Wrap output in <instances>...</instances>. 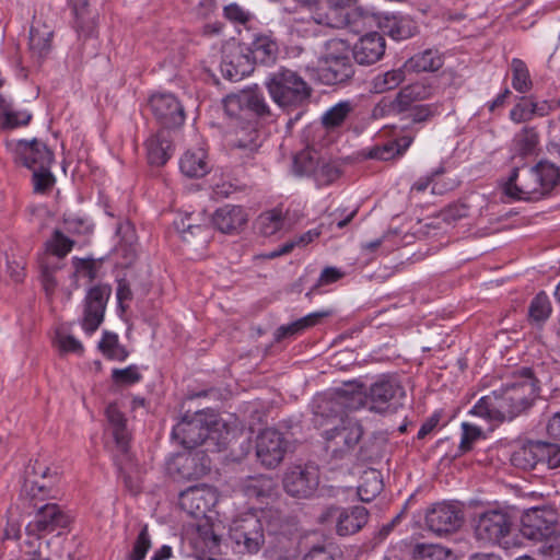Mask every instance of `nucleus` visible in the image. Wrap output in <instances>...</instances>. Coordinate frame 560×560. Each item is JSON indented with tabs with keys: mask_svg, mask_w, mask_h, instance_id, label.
<instances>
[{
	"mask_svg": "<svg viewBox=\"0 0 560 560\" xmlns=\"http://www.w3.org/2000/svg\"><path fill=\"white\" fill-rule=\"evenodd\" d=\"M58 481V472H55L52 480H33L28 490L30 495L33 499H45L54 497L51 493L54 487Z\"/></svg>",
	"mask_w": 560,
	"mask_h": 560,
	"instance_id": "nucleus-58",
	"label": "nucleus"
},
{
	"mask_svg": "<svg viewBox=\"0 0 560 560\" xmlns=\"http://www.w3.org/2000/svg\"><path fill=\"white\" fill-rule=\"evenodd\" d=\"M556 526V514L552 510L532 509L521 518V534L524 538L540 544Z\"/></svg>",
	"mask_w": 560,
	"mask_h": 560,
	"instance_id": "nucleus-17",
	"label": "nucleus"
},
{
	"mask_svg": "<svg viewBox=\"0 0 560 560\" xmlns=\"http://www.w3.org/2000/svg\"><path fill=\"white\" fill-rule=\"evenodd\" d=\"M538 178L535 166L530 168L515 167L504 185V191L508 196L515 199H539L542 197V192Z\"/></svg>",
	"mask_w": 560,
	"mask_h": 560,
	"instance_id": "nucleus-14",
	"label": "nucleus"
},
{
	"mask_svg": "<svg viewBox=\"0 0 560 560\" xmlns=\"http://www.w3.org/2000/svg\"><path fill=\"white\" fill-rule=\"evenodd\" d=\"M301 560H342V557L324 546H314Z\"/></svg>",
	"mask_w": 560,
	"mask_h": 560,
	"instance_id": "nucleus-64",
	"label": "nucleus"
},
{
	"mask_svg": "<svg viewBox=\"0 0 560 560\" xmlns=\"http://www.w3.org/2000/svg\"><path fill=\"white\" fill-rule=\"evenodd\" d=\"M74 242L61 231L55 230L51 238L47 242L48 249L56 256L65 257L73 247Z\"/></svg>",
	"mask_w": 560,
	"mask_h": 560,
	"instance_id": "nucleus-54",
	"label": "nucleus"
},
{
	"mask_svg": "<svg viewBox=\"0 0 560 560\" xmlns=\"http://www.w3.org/2000/svg\"><path fill=\"white\" fill-rule=\"evenodd\" d=\"M338 176L339 171L336 166L319 161L314 178L318 185H326L334 182Z\"/></svg>",
	"mask_w": 560,
	"mask_h": 560,
	"instance_id": "nucleus-62",
	"label": "nucleus"
},
{
	"mask_svg": "<svg viewBox=\"0 0 560 560\" xmlns=\"http://www.w3.org/2000/svg\"><path fill=\"white\" fill-rule=\"evenodd\" d=\"M33 171V184L36 192H46L55 184V177L50 172V166L45 168H32Z\"/></svg>",
	"mask_w": 560,
	"mask_h": 560,
	"instance_id": "nucleus-61",
	"label": "nucleus"
},
{
	"mask_svg": "<svg viewBox=\"0 0 560 560\" xmlns=\"http://www.w3.org/2000/svg\"><path fill=\"white\" fill-rule=\"evenodd\" d=\"M444 63L443 56L438 49H425L410 57L404 63V69L408 72H434L442 68Z\"/></svg>",
	"mask_w": 560,
	"mask_h": 560,
	"instance_id": "nucleus-29",
	"label": "nucleus"
},
{
	"mask_svg": "<svg viewBox=\"0 0 560 560\" xmlns=\"http://www.w3.org/2000/svg\"><path fill=\"white\" fill-rule=\"evenodd\" d=\"M405 397V389L397 381L383 377L371 385L365 398L371 411L393 413L402 406Z\"/></svg>",
	"mask_w": 560,
	"mask_h": 560,
	"instance_id": "nucleus-8",
	"label": "nucleus"
},
{
	"mask_svg": "<svg viewBox=\"0 0 560 560\" xmlns=\"http://www.w3.org/2000/svg\"><path fill=\"white\" fill-rule=\"evenodd\" d=\"M217 501L215 490L207 486L189 487L182 491L179 495L182 509L194 516H205L215 505Z\"/></svg>",
	"mask_w": 560,
	"mask_h": 560,
	"instance_id": "nucleus-20",
	"label": "nucleus"
},
{
	"mask_svg": "<svg viewBox=\"0 0 560 560\" xmlns=\"http://www.w3.org/2000/svg\"><path fill=\"white\" fill-rule=\"evenodd\" d=\"M149 106L152 115L164 129L180 127L185 121L184 107L173 94H154L150 97Z\"/></svg>",
	"mask_w": 560,
	"mask_h": 560,
	"instance_id": "nucleus-16",
	"label": "nucleus"
},
{
	"mask_svg": "<svg viewBox=\"0 0 560 560\" xmlns=\"http://www.w3.org/2000/svg\"><path fill=\"white\" fill-rule=\"evenodd\" d=\"M541 184L542 196L549 194L560 183V168L548 161H540L535 165Z\"/></svg>",
	"mask_w": 560,
	"mask_h": 560,
	"instance_id": "nucleus-41",
	"label": "nucleus"
},
{
	"mask_svg": "<svg viewBox=\"0 0 560 560\" xmlns=\"http://www.w3.org/2000/svg\"><path fill=\"white\" fill-rule=\"evenodd\" d=\"M364 405V398L360 392L348 393L346 389L337 390L330 397H324L316 401L314 413L324 419L343 417L347 410H355Z\"/></svg>",
	"mask_w": 560,
	"mask_h": 560,
	"instance_id": "nucleus-10",
	"label": "nucleus"
},
{
	"mask_svg": "<svg viewBox=\"0 0 560 560\" xmlns=\"http://www.w3.org/2000/svg\"><path fill=\"white\" fill-rule=\"evenodd\" d=\"M385 52V37H359L353 47V58L360 65H372Z\"/></svg>",
	"mask_w": 560,
	"mask_h": 560,
	"instance_id": "nucleus-26",
	"label": "nucleus"
},
{
	"mask_svg": "<svg viewBox=\"0 0 560 560\" xmlns=\"http://www.w3.org/2000/svg\"><path fill=\"white\" fill-rule=\"evenodd\" d=\"M319 485V470L315 465H296L290 467L283 477L285 492L294 498L312 497Z\"/></svg>",
	"mask_w": 560,
	"mask_h": 560,
	"instance_id": "nucleus-9",
	"label": "nucleus"
},
{
	"mask_svg": "<svg viewBox=\"0 0 560 560\" xmlns=\"http://www.w3.org/2000/svg\"><path fill=\"white\" fill-rule=\"evenodd\" d=\"M407 70L404 69V66L398 69H393L389 71H386L384 73L377 74L373 78L371 81V88L374 93H385L387 91L396 89L398 85H400L405 79V72Z\"/></svg>",
	"mask_w": 560,
	"mask_h": 560,
	"instance_id": "nucleus-40",
	"label": "nucleus"
},
{
	"mask_svg": "<svg viewBox=\"0 0 560 560\" xmlns=\"http://www.w3.org/2000/svg\"><path fill=\"white\" fill-rule=\"evenodd\" d=\"M411 137H402L397 140H392L383 145H375L368 154L370 159H376L382 161H388L397 155L402 154L408 147L411 144Z\"/></svg>",
	"mask_w": 560,
	"mask_h": 560,
	"instance_id": "nucleus-36",
	"label": "nucleus"
},
{
	"mask_svg": "<svg viewBox=\"0 0 560 560\" xmlns=\"http://www.w3.org/2000/svg\"><path fill=\"white\" fill-rule=\"evenodd\" d=\"M434 91L435 89L431 82L422 80L401 88L398 93L407 110H409L413 103L431 98Z\"/></svg>",
	"mask_w": 560,
	"mask_h": 560,
	"instance_id": "nucleus-35",
	"label": "nucleus"
},
{
	"mask_svg": "<svg viewBox=\"0 0 560 560\" xmlns=\"http://www.w3.org/2000/svg\"><path fill=\"white\" fill-rule=\"evenodd\" d=\"M513 525L512 515L502 509H489L472 518L474 535L479 542L498 545L504 549L512 546L510 536Z\"/></svg>",
	"mask_w": 560,
	"mask_h": 560,
	"instance_id": "nucleus-5",
	"label": "nucleus"
},
{
	"mask_svg": "<svg viewBox=\"0 0 560 560\" xmlns=\"http://www.w3.org/2000/svg\"><path fill=\"white\" fill-rule=\"evenodd\" d=\"M14 152L16 162L30 170H43L46 166H51L54 162L52 151L46 145V143L37 139H33L32 141H18Z\"/></svg>",
	"mask_w": 560,
	"mask_h": 560,
	"instance_id": "nucleus-19",
	"label": "nucleus"
},
{
	"mask_svg": "<svg viewBox=\"0 0 560 560\" xmlns=\"http://www.w3.org/2000/svg\"><path fill=\"white\" fill-rule=\"evenodd\" d=\"M352 106L351 103L348 101L340 102L329 108L323 116H322V124L327 129H334L336 127H339L343 124L348 115L351 113Z\"/></svg>",
	"mask_w": 560,
	"mask_h": 560,
	"instance_id": "nucleus-45",
	"label": "nucleus"
},
{
	"mask_svg": "<svg viewBox=\"0 0 560 560\" xmlns=\"http://www.w3.org/2000/svg\"><path fill=\"white\" fill-rule=\"evenodd\" d=\"M70 524V517L56 503L40 506L34 522L27 525V532L38 537L63 529Z\"/></svg>",
	"mask_w": 560,
	"mask_h": 560,
	"instance_id": "nucleus-18",
	"label": "nucleus"
},
{
	"mask_svg": "<svg viewBox=\"0 0 560 560\" xmlns=\"http://www.w3.org/2000/svg\"><path fill=\"white\" fill-rule=\"evenodd\" d=\"M377 24L381 35H400L404 33L412 35V31L410 28L411 21L406 18H399L396 15L377 16ZM366 35H380V33L370 32Z\"/></svg>",
	"mask_w": 560,
	"mask_h": 560,
	"instance_id": "nucleus-37",
	"label": "nucleus"
},
{
	"mask_svg": "<svg viewBox=\"0 0 560 560\" xmlns=\"http://www.w3.org/2000/svg\"><path fill=\"white\" fill-rule=\"evenodd\" d=\"M383 486L382 475L377 469L364 470L358 486L359 499L363 502H371L382 492Z\"/></svg>",
	"mask_w": 560,
	"mask_h": 560,
	"instance_id": "nucleus-34",
	"label": "nucleus"
},
{
	"mask_svg": "<svg viewBox=\"0 0 560 560\" xmlns=\"http://www.w3.org/2000/svg\"><path fill=\"white\" fill-rule=\"evenodd\" d=\"M413 560H455L452 551L440 545H419Z\"/></svg>",
	"mask_w": 560,
	"mask_h": 560,
	"instance_id": "nucleus-50",
	"label": "nucleus"
},
{
	"mask_svg": "<svg viewBox=\"0 0 560 560\" xmlns=\"http://www.w3.org/2000/svg\"><path fill=\"white\" fill-rule=\"evenodd\" d=\"M539 383L533 369L523 368L518 378L481 397L470 412L491 422L512 421L534 406Z\"/></svg>",
	"mask_w": 560,
	"mask_h": 560,
	"instance_id": "nucleus-2",
	"label": "nucleus"
},
{
	"mask_svg": "<svg viewBox=\"0 0 560 560\" xmlns=\"http://www.w3.org/2000/svg\"><path fill=\"white\" fill-rule=\"evenodd\" d=\"M335 511L338 512L336 532L339 536L353 535L368 522L369 512L364 506L357 505Z\"/></svg>",
	"mask_w": 560,
	"mask_h": 560,
	"instance_id": "nucleus-23",
	"label": "nucleus"
},
{
	"mask_svg": "<svg viewBox=\"0 0 560 560\" xmlns=\"http://www.w3.org/2000/svg\"><path fill=\"white\" fill-rule=\"evenodd\" d=\"M98 349L108 360L125 361L129 355L126 347L120 345L118 335L107 330L103 332Z\"/></svg>",
	"mask_w": 560,
	"mask_h": 560,
	"instance_id": "nucleus-39",
	"label": "nucleus"
},
{
	"mask_svg": "<svg viewBox=\"0 0 560 560\" xmlns=\"http://www.w3.org/2000/svg\"><path fill=\"white\" fill-rule=\"evenodd\" d=\"M106 417L112 427L117 447L122 454L128 453L129 434L126 429V418L117 405L109 404L106 408Z\"/></svg>",
	"mask_w": 560,
	"mask_h": 560,
	"instance_id": "nucleus-31",
	"label": "nucleus"
},
{
	"mask_svg": "<svg viewBox=\"0 0 560 560\" xmlns=\"http://www.w3.org/2000/svg\"><path fill=\"white\" fill-rule=\"evenodd\" d=\"M265 85L273 102L288 112L307 104L313 92L296 71L284 67L271 73Z\"/></svg>",
	"mask_w": 560,
	"mask_h": 560,
	"instance_id": "nucleus-3",
	"label": "nucleus"
},
{
	"mask_svg": "<svg viewBox=\"0 0 560 560\" xmlns=\"http://www.w3.org/2000/svg\"><path fill=\"white\" fill-rule=\"evenodd\" d=\"M331 315V311H319L311 313L291 324L280 326L275 334L276 340L280 341L284 338L298 335L305 329L313 327L320 323L325 317Z\"/></svg>",
	"mask_w": 560,
	"mask_h": 560,
	"instance_id": "nucleus-32",
	"label": "nucleus"
},
{
	"mask_svg": "<svg viewBox=\"0 0 560 560\" xmlns=\"http://www.w3.org/2000/svg\"><path fill=\"white\" fill-rule=\"evenodd\" d=\"M513 142L515 151L522 156H527L534 153L539 136L534 127H524L515 135Z\"/></svg>",
	"mask_w": 560,
	"mask_h": 560,
	"instance_id": "nucleus-43",
	"label": "nucleus"
},
{
	"mask_svg": "<svg viewBox=\"0 0 560 560\" xmlns=\"http://www.w3.org/2000/svg\"><path fill=\"white\" fill-rule=\"evenodd\" d=\"M218 424L213 412L202 410L185 415L173 428L172 438L185 448H195L211 438L212 429Z\"/></svg>",
	"mask_w": 560,
	"mask_h": 560,
	"instance_id": "nucleus-6",
	"label": "nucleus"
},
{
	"mask_svg": "<svg viewBox=\"0 0 560 560\" xmlns=\"http://www.w3.org/2000/svg\"><path fill=\"white\" fill-rule=\"evenodd\" d=\"M470 212V206L464 201H457L448 205L444 209H442L438 218H440L443 222L447 224H453L459 221L460 219L467 218Z\"/></svg>",
	"mask_w": 560,
	"mask_h": 560,
	"instance_id": "nucleus-51",
	"label": "nucleus"
},
{
	"mask_svg": "<svg viewBox=\"0 0 560 560\" xmlns=\"http://www.w3.org/2000/svg\"><path fill=\"white\" fill-rule=\"evenodd\" d=\"M280 47L272 37H254L253 42L246 47L244 56L252 59L255 63L273 65L279 55Z\"/></svg>",
	"mask_w": 560,
	"mask_h": 560,
	"instance_id": "nucleus-22",
	"label": "nucleus"
},
{
	"mask_svg": "<svg viewBox=\"0 0 560 560\" xmlns=\"http://www.w3.org/2000/svg\"><path fill=\"white\" fill-rule=\"evenodd\" d=\"M110 293L112 288L107 284H97L88 291L81 322V326L86 334L92 335L103 323Z\"/></svg>",
	"mask_w": 560,
	"mask_h": 560,
	"instance_id": "nucleus-11",
	"label": "nucleus"
},
{
	"mask_svg": "<svg viewBox=\"0 0 560 560\" xmlns=\"http://www.w3.org/2000/svg\"><path fill=\"white\" fill-rule=\"evenodd\" d=\"M117 233L120 240L114 252L117 257L122 259L121 265L128 267L137 258V235L133 226L129 223L119 225Z\"/></svg>",
	"mask_w": 560,
	"mask_h": 560,
	"instance_id": "nucleus-28",
	"label": "nucleus"
},
{
	"mask_svg": "<svg viewBox=\"0 0 560 560\" xmlns=\"http://www.w3.org/2000/svg\"><path fill=\"white\" fill-rule=\"evenodd\" d=\"M230 537L236 545H243L248 552H257L264 544L260 520L250 513L240 516L230 527Z\"/></svg>",
	"mask_w": 560,
	"mask_h": 560,
	"instance_id": "nucleus-13",
	"label": "nucleus"
},
{
	"mask_svg": "<svg viewBox=\"0 0 560 560\" xmlns=\"http://www.w3.org/2000/svg\"><path fill=\"white\" fill-rule=\"evenodd\" d=\"M246 222L247 217L241 206H223L212 215L213 225L222 233L228 234L237 232Z\"/></svg>",
	"mask_w": 560,
	"mask_h": 560,
	"instance_id": "nucleus-24",
	"label": "nucleus"
},
{
	"mask_svg": "<svg viewBox=\"0 0 560 560\" xmlns=\"http://www.w3.org/2000/svg\"><path fill=\"white\" fill-rule=\"evenodd\" d=\"M180 171L187 177H202L209 172L207 153L203 149L188 150L180 159Z\"/></svg>",
	"mask_w": 560,
	"mask_h": 560,
	"instance_id": "nucleus-30",
	"label": "nucleus"
},
{
	"mask_svg": "<svg viewBox=\"0 0 560 560\" xmlns=\"http://www.w3.org/2000/svg\"><path fill=\"white\" fill-rule=\"evenodd\" d=\"M150 547L151 539L149 536L148 525H143L135 541L132 551L129 555V560H143Z\"/></svg>",
	"mask_w": 560,
	"mask_h": 560,
	"instance_id": "nucleus-59",
	"label": "nucleus"
},
{
	"mask_svg": "<svg viewBox=\"0 0 560 560\" xmlns=\"http://www.w3.org/2000/svg\"><path fill=\"white\" fill-rule=\"evenodd\" d=\"M142 378L139 368L131 364L125 369H114L112 371V380L117 385H132Z\"/></svg>",
	"mask_w": 560,
	"mask_h": 560,
	"instance_id": "nucleus-55",
	"label": "nucleus"
},
{
	"mask_svg": "<svg viewBox=\"0 0 560 560\" xmlns=\"http://www.w3.org/2000/svg\"><path fill=\"white\" fill-rule=\"evenodd\" d=\"M319 155L315 150L305 149L293 158L292 170L296 176H313L318 168Z\"/></svg>",
	"mask_w": 560,
	"mask_h": 560,
	"instance_id": "nucleus-38",
	"label": "nucleus"
},
{
	"mask_svg": "<svg viewBox=\"0 0 560 560\" xmlns=\"http://www.w3.org/2000/svg\"><path fill=\"white\" fill-rule=\"evenodd\" d=\"M551 314V304L548 295L541 291L530 302L528 307L529 319L536 324L544 323Z\"/></svg>",
	"mask_w": 560,
	"mask_h": 560,
	"instance_id": "nucleus-46",
	"label": "nucleus"
},
{
	"mask_svg": "<svg viewBox=\"0 0 560 560\" xmlns=\"http://www.w3.org/2000/svg\"><path fill=\"white\" fill-rule=\"evenodd\" d=\"M73 266L75 273L81 277L88 278L90 282L96 279L101 260L93 258H73Z\"/></svg>",
	"mask_w": 560,
	"mask_h": 560,
	"instance_id": "nucleus-57",
	"label": "nucleus"
},
{
	"mask_svg": "<svg viewBox=\"0 0 560 560\" xmlns=\"http://www.w3.org/2000/svg\"><path fill=\"white\" fill-rule=\"evenodd\" d=\"M63 223L66 230L73 234H89L92 231L89 220L74 213L65 214Z\"/></svg>",
	"mask_w": 560,
	"mask_h": 560,
	"instance_id": "nucleus-60",
	"label": "nucleus"
},
{
	"mask_svg": "<svg viewBox=\"0 0 560 560\" xmlns=\"http://www.w3.org/2000/svg\"><path fill=\"white\" fill-rule=\"evenodd\" d=\"M407 113V108L400 98L399 93L394 97H383L373 108L372 115L374 118H384L388 116H397Z\"/></svg>",
	"mask_w": 560,
	"mask_h": 560,
	"instance_id": "nucleus-42",
	"label": "nucleus"
},
{
	"mask_svg": "<svg viewBox=\"0 0 560 560\" xmlns=\"http://www.w3.org/2000/svg\"><path fill=\"white\" fill-rule=\"evenodd\" d=\"M326 52L319 58L318 80L326 85H336L349 81L354 68L348 55L349 44L341 37L326 42Z\"/></svg>",
	"mask_w": 560,
	"mask_h": 560,
	"instance_id": "nucleus-4",
	"label": "nucleus"
},
{
	"mask_svg": "<svg viewBox=\"0 0 560 560\" xmlns=\"http://www.w3.org/2000/svg\"><path fill=\"white\" fill-rule=\"evenodd\" d=\"M224 15L232 23L243 25L247 32L256 28L257 20L255 16L236 3L226 5L224 8Z\"/></svg>",
	"mask_w": 560,
	"mask_h": 560,
	"instance_id": "nucleus-47",
	"label": "nucleus"
},
{
	"mask_svg": "<svg viewBox=\"0 0 560 560\" xmlns=\"http://www.w3.org/2000/svg\"><path fill=\"white\" fill-rule=\"evenodd\" d=\"M538 113V104L533 101H525L516 104L510 112V118L516 124L528 121Z\"/></svg>",
	"mask_w": 560,
	"mask_h": 560,
	"instance_id": "nucleus-56",
	"label": "nucleus"
},
{
	"mask_svg": "<svg viewBox=\"0 0 560 560\" xmlns=\"http://www.w3.org/2000/svg\"><path fill=\"white\" fill-rule=\"evenodd\" d=\"M537 552L548 558L560 557V529L557 528V525L539 544Z\"/></svg>",
	"mask_w": 560,
	"mask_h": 560,
	"instance_id": "nucleus-53",
	"label": "nucleus"
},
{
	"mask_svg": "<svg viewBox=\"0 0 560 560\" xmlns=\"http://www.w3.org/2000/svg\"><path fill=\"white\" fill-rule=\"evenodd\" d=\"M275 489V480L266 475L249 476L241 483L242 492L249 499H261L270 497Z\"/></svg>",
	"mask_w": 560,
	"mask_h": 560,
	"instance_id": "nucleus-33",
	"label": "nucleus"
},
{
	"mask_svg": "<svg viewBox=\"0 0 560 560\" xmlns=\"http://www.w3.org/2000/svg\"><path fill=\"white\" fill-rule=\"evenodd\" d=\"M288 442L282 433L273 428L262 430L256 440V456L267 468H276L283 460Z\"/></svg>",
	"mask_w": 560,
	"mask_h": 560,
	"instance_id": "nucleus-12",
	"label": "nucleus"
},
{
	"mask_svg": "<svg viewBox=\"0 0 560 560\" xmlns=\"http://www.w3.org/2000/svg\"><path fill=\"white\" fill-rule=\"evenodd\" d=\"M145 145L148 161L151 165L162 166L172 155V141L168 138V133L164 130L159 131L148 139Z\"/></svg>",
	"mask_w": 560,
	"mask_h": 560,
	"instance_id": "nucleus-27",
	"label": "nucleus"
},
{
	"mask_svg": "<svg viewBox=\"0 0 560 560\" xmlns=\"http://www.w3.org/2000/svg\"><path fill=\"white\" fill-rule=\"evenodd\" d=\"M77 32L92 34L96 31V13L88 8V2L83 1L81 7H74Z\"/></svg>",
	"mask_w": 560,
	"mask_h": 560,
	"instance_id": "nucleus-49",
	"label": "nucleus"
},
{
	"mask_svg": "<svg viewBox=\"0 0 560 560\" xmlns=\"http://www.w3.org/2000/svg\"><path fill=\"white\" fill-rule=\"evenodd\" d=\"M512 69V86L520 93H526L532 89V80L529 71L525 62L518 58H514L511 62Z\"/></svg>",
	"mask_w": 560,
	"mask_h": 560,
	"instance_id": "nucleus-48",
	"label": "nucleus"
},
{
	"mask_svg": "<svg viewBox=\"0 0 560 560\" xmlns=\"http://www.w3.org/2000/svg\"><path fill=\"white\" fill-rule=\"evenodd\" d=\"M173 467L182 479H199L210 471L211 459L206 452L195 451L177 455L174 458Z\"/></svg>",
	"mask_w": 560,
	"mask_h": 560,
	"instance_id": "nucleus-21",
	"label": "nucleus"
},
{
	"mask_svg": "<svg viewBox=\"0 0 560 560\" xmlns=\"http://www.w3.org/2000/svg\"><path fill=\"white\" fill-rule=\"evenodd\" d=\"M440 104H421V105H411L410 109L407 110L408 118L413 124H421L431 120L434 116L440 113Z\"/></svg>",
	"mask_w": 560,
	"mask_h": 560,
	"instance_id": "nucleus-52",
	"label": "nucleus"
},
{
	"mask_svg": "<svg viewBox=\"0 0 560 560\" xmlns=\"http://www.w3.org/2000/svg\"><path fill=\"white\" fill-rule=\"evenodd\" d=\"M363 435V428L352 418L341 419V422L324 432L325 451L334 459H343L351 455Z\"/></svg>",
	"mask_w": 560,
	"mask_h": 560,
	"instance_id": "nucleus-7",
	"label": "nucleus"
},
{
	"mask_svg": "<svg viewBox=\"0 0 560 560\" xmlns=\"http://www.w3.org/2000/svg\"><path fill=\"white\" fill-rule=\"evenodd\" d=\"M283 215L281 210L272 209L261 213L257 219V229L264 236H271L281 230L283 225Z\"/></svg>",
	"mask_w": 560,
	"mask_h": 560,
	"instance_id": "nucleus-44",
	"label": "nucleus"
},
{
	"mask_svg": "<svg viewBox=\"0 0 560 560\" xmlns=\"http://www.w3.org/2000/svg\"><path fill=\"white\" fill-rule=\"evenodd\" d=\"M463 522L462 509L452 503L434 504L425 514L428 528L440 536L455 533L462 527Z\"/></svg>",
	"mask_w": 560,
	"mask_h": 560,
	"instance_id": "nucleus-15",
	"label": "nucleus"
},
{
	"mask_svg": "<svg viewBox=\"0 0 560 560\" xmlns=\"http://www.w3.org/2000/svg\"><path fill=\"white\" fill-rule=\"evenodd\" d=\"M544 450V441H529L513 452L511 463L523 470L535 469L542 465Z\"/></svg>",
	"mask_w": 560,
	"mask_h": 560,
	"instance_id": "nucleus-25",
	"label": "nucleus"
},
{
	"mask_svg": "<svg viewBox=\"0 0 560 560\" xmlns=\"http://www.w3.org/2000/svg\"><path fill=\"white\" fill-rule=\"evenodd\" d=\"M223 108L231 119V150H240L249 156L260 147L259 124L272 117L264 94L257 89H245L223 100Z\"/></svg>",
	"mask_w": 560,
	"mask_h": 560,
	"instance_id": "nucleus-1",
	"label": "nucleus"
},
{
	"mask_svg": "<svg viewBox=\"0 0 560 560\" xmlns=\"http://www.w3.org/2000/svg\"><path fill=\"white\" fill-rule=\"evenodd\" d=\"M544 447L542 465L548 469L560 467V445L544 441Z\"/></svg>",
	"mask_w": 560,
	"mask_h": 560,
	"instance_id": "nucleus-63",
	"label": "nucleus"
}]
</instances>
